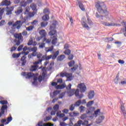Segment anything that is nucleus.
I'll return each mask as SVG.
<instances>
[{
  "instance_id": "1",
  "label": "nucleus",
  "mask_w": 126,
  "mask_h": 126,
  "mask_svg": "<svg viewBox=\"0 0 126 126\" xmlns=\"http://www.w3.org/2000/svg\"><path fill=\"white\" fill-rule=\"evenodd\" d=\"M95 8L97 10L98 13H96L95 16L97 18H100L103 20V17L108 16L109 12L107 10V6L104 2L98 1L95 3Z\"/></svg>"
},
{
  "instance_id": "2",
  "label": "nucleus",
  "mask_w": 126,
  "mask_h": 126,
  "mask_svg": "<svg viewBox=\"0 0 126 126\" xmlns=\"http://www.w3.org/2000/svg\"><path fill=\"white\" fill-rule=\"evenodd\" d=\"M14 37L15 38L14 42L16 43V44H14V46H19V45H20V43L23 41L22 34H21V33H15Z\"/></svg>"
},
{
  "instance_id": "3",
  "label": "nucleus",
  "mask_w": 126,
  "mask_h": 126,
  "mask_svg": "<svg viewBox=\"0 0 126 126\" xmlns=\"http://www.w3.org/2000/svg\"><path fill=\"white\" fill-rule=\"evenodd\" d=\"M51 58L52 56H47V54H45L44 55H43L41 59L33 63V64H34L35 65H38V64L42 63V62H43V61H49V60H51Z\"/></svg>"
},
{
  "instance_id": "4",
  "label": "nucleus",
  "mask_w": 126,
  "mask_h": 126,
  "mask_svg": "<svg viewBox=\"0 0 126 126\" xmlns=\"http://www.w3.org/2000/svg\"><path fill=\"white\" fill-rule=\"evenodd\" d=\"M77 87L78 88H79L80 92H81V93H84V92L87 90L86 86H85V84L84 83H80L78 84Z\"/></svg>"
},
{
  "instance_id": "5",
  "label": "nucleus",
  "mask_w": 126,
  "mask_h": 126,
  "mask_svg": "<svg viewBox=\"0 0 126 126\" xmlns=\"http://www.w3.org/2000/svg\"><path fill=\"white\" fill-rule=\"evenodd\" d=\"M21 74L23 76H24L26 79H30V78L34 76V74L31 72H23Z\"/></svg>"
},
{
  "instance_id": "6",
  "label": "nucleus",
  "mask_w": 126,
  "mask_h": 126,
  "mask_svg": "<svg viewBox=\"0 0 126 126\" xmlns=\"http://www.w3.org/2000/svg\"><path fill=\"white\" fill-rule=\"evenodd\" d=\"M101 24L104 26H107L108 27H110L111 26L115 27V26H121V25L116 24L115 23H108L106 22L101 21Z\"/></svg>"
},
{
  "instance_id": "7",
  "label": "nucleus",
  "mask_w": 126,
  "mask_h": 126,
  "mask_svg": "<svg viewBox=\"0 0 126 126\" xmlns=\"http://www.w3.org/2000/svg\"><path fill=\"white\" fill-rule=\"evenodd\" d=\"M37 11H32V12H29L27 14H25V15H26L25 17L26 19L32 18V17H34L35 15L37 14Z\"/></svg>"
},
{
  "instance_id": "8",
  "label": "nucleus",
  "mask_w": 126,
  "mask_h": 126,
  "mask_svg": "<svg viewBox=\"0 0 126 126\" xmlns=\"http://www.w3.org/2000/svg\"><path fill=\"white\" fill-rule=\"evenodd\" d=\"M6 15H10L11 14H12V11H13V9H14V6H12L11 7H6Z\"/></svg>"
},
{
  "instance_id": "9",
  "label": "nucleus",
  "mask_w": 126,
  "mask_h": 126,
  "mask_svg": "<svg viewBox=\"0 0 126 126\" xmlns=\"http://www.w3.org/2000/svg\"><path fill=\"white\" fill-rule=\"evenodd\" d=\"M122 24L124 26V28L121 29L120 31V33L121 34H123V33H124V35L125 37H126V22H122Z\"/></svg>"
},
{
  "instance_id": "10",
  "label": "nucleus",
  "mask_w": 126,
  "mask_h": 126,
  "mask_svg": "<svg viewBox=\"0 0 126 126\" xmlns=\"http://www.w3.org/2000/svg\"><path fill=\"white\" fill-rule=\"evenodd\" d=\"M37 47H33L31 48V47H29V51L30 52H33L32 55L36 56L37 55Z\"/></svg>"
},
{
  "instance_id": "11",
  "label": "nucleus",
  "mask_w": 126,
  "mask_h": 126,
  "mask_svg": "<svg viewBox=\"0 0 126 126\" xmlns=\"http://www.w3.org/2000/svg\"><path fill=\"white\" fill-rule=\"evenodd\" d=\"M75 96L78 98L79 99H81L83 98V94H79V89H77L74 93Z\"/></svg>"
},
{
  "instance_id": "12",
  "label": "nucleus",
  "mask_w": 126,
  "mask_h": 126,
  "mask_svg": "<svg viewBox=\"0 0 126 126\" xmlns=\"http://www.w3.org/2000/svg\"><path fill=\"white\" fill-rule=\"evenodd\" d=\"M11 4V2L10 0H3L1 2V5L3 6L5 5V6H8Z\"/></svg>"
},
{
  "instance_id": "13",
  "label": "nucleus",
  "mask_w": 126,
  "mask_h": 126,
  "mask_svg": "<svg viewBox=\"0 0 126 126\" xmlns=\"http://www.w3.org/2000/svg\"><path fill=\"white\" fill-rule=\"evenodd\" d=\"M39 33L40 35L41 38H46V36L47 35V32L45 30H40L39 32Z\"/></svg>"
},
{
  "instance_id": "14",
  "label": "nucleus",
  "mask_w": 126,
  "mask_h": 126,
  "mask_svg": "<svg viewBox=\"0 0 126 126\" xmlns=\"http://www.w3.org/2000/svg\"><path fill=\"white\" fill-rule=\"evenodd\" d=\"M7 105H3L2 106L1 108V112H0V118H1V116L4 114V110H7Z\"/></svg>"
},
{
  "instance_id": "15",
  "label": "nucleus",
  "mask_w": 126,
  "mask_h": 126,
  "mask_svg": "<svg viewBox=\"0 0 126 126\" xmlns=\"http://www.w3.org/2000/svg\"><path fill=\"white\" fill-rule=\"evenodd\" d=\"M95 96V92L94 91H91L89 92L88 97L89 99H93Z\"/></svg>"
},
{
  "instance_id": "16",
  "label": "nucleus",
  "mask_w": 126,
  "mask_h": 126,
  "mask_svg": "<svg viewBox=\"0 0 126 126\" xmlns=\"http://www.w3.org/2000/svg\"><path fill=\"white\" fill-rule=\"evenodd\" d=\"M38 126H54V124H51L49 123H44L43 125V121H40L37 124Z\"/></svg>"
},
{
  "instance_id": "17",
  "label": "nucleus",
  "mask_w": 126,
  "mask_h": 126,
  "mask_svg": "<svg viewBox=\"0 0 126 126\" xmlns=\"http://www.w3.org/2000/svg\"><path fill=\"white\" fill-rule=\"evenodd\" d=\"M104 119H105V117L104 116H100L97 118V119L95 121V123L99 125V124H101L102 122H103Z\"/></svg>"
},
{
  "instance_id": "18",
  "label": "nucleus",
  "mask_w": 126,
  "mask_h": 126,
  "mask_svg": "<svg viewBox=\"0 0 126 126\" xmlns=\"http://www.w3.org/2000/svg\"><path fill=\"white\" fill-rule=\"evenodd\" d=\"M121 114L123 115V116L126 118V108L124 106H121Z\"/></svg>"
},
{
  "instance_id": "19",
  "label": "nucleus",
  "mask_w": 126,
  "mask_h": 126,
  "mask_svg": "<svg viewBox=\"0 0 126 126\" xmlns=\"http://www.w3.org/2000/svg\"><path fill=\"white\" fill-rule=\"evenodd\" d=\"M78 4L81 10L83 11H85V7L84 6V5L82 4V2H81V1H78Z\"/></svg>"
},
{
  "instance_id": "20",
  "label": "nucleus",
  "mask_w": 126,
  "mask_h": 126,
  "mask_svg": "<svg viewBox=\"0 0 126 126\" xmlns=\"http://www.w3.org/2000/svg\"><path fill=\"white\" fill-rule=\"evenodd\" d=\"M21 62H22V65H25V64H26V63H27V60H26V56H23L21 59Z\"/></svg>"
},
{
  "instance_id": "21",
  "label": "nucleus",
  "mask_w": 126,
  "mask_h": 126,
  "mask_svg": "<svg viewBox=\"0 0 126 126\" xmlns=\"http://www.w3.org/2000/svg\"><path fill=\"white\" fill-rule=\"evenodd\" d=\"M59 54H60V52L57 51L54 53L53 55H50L49 56H51V59H52V60H55L59 56Z\"/></svg>"
},
{
  "instance_id": "22",
  "label": "nucleus",
  "mask_w": 126,
  "mask_h": 126,
  "mask_svg": "<svg viewBox=\"0 0 126 126\" xmlns=\"http://www.w3.org/2000/svg\"><path fill=\"white\" fill-rule=\"evenodd\" d=\"M57 117H58L60 119H62V118H63L64 117V114L62 113V111H59L56 113Z\"/></svg>"
},
{
  "instance_id": "23",
  "label": "nucleus",
  "mask_w": 126,
  "mask_h": 126,
  "mask_svg": "<svg viewBox=\"0 0 126 126\" xmlns=\"http://www.w3.org/2000/svg\"><path fill=\"white\" fill-rule=\"evenodd\" d=\"M81 23L83 27H84V28H86L87 30H89V29H90L89 26H88V25H87L86 22L82 21L81 22Z\"/></svg>"
},
{
  "instance_id": "24",
  "label": "nucleus",
  "mask_w": 126,
  "mask_h": 126,
  "mask_svg": "<svg viewBox=\"0 0 126 126\" xmlns=\"http://www.w3.org/2000/svg\"><path fill=\"white\" fill-rule=\"evenodd\" d=\"M30 7L33 11H37V5L36 4L32 3L31 4Z\"/></svg>"
},
{
  "instance_id": "25",
  "label": "nucleus",
  "mask_w": 126,
  "mask_h": 126,
  "mask_svg": "<svg viewBox=\"0 0 126 126\" xmlns=\"http://www.w3.org/2000/svg\"><path fill=\"white\" fill-rule=\"evenodd\" d=\"M65 59V56L64 55H61L59 56H58L57 58V61L59 62H62L63 60H64Z\"/></svg>"
},
{
  "instance_id": "26",
  "label": "nucleus",
  "mask_w": 126,
  "mask_h": 126,
  "mask_svg": "<svg viewBox=\"0 0 126 126\" xmlns=\"http://www.w3.org/2000/svg\"><path fill=\"white\" fill-rule=\"evenodd\" d=\"M22 1L20 2V7H25L27 5V2H25V0H21Z\"/></svg>"
},
{
  "instance_id": "27",
  "label": "nucleus",
  "mask_w": 126,
  "mask_h": 126,
  "mask_svg": "<svg viewBox=\"0 0 126 126\" xmlns=\"http://www.w3.org/2000/svg\"><path fill=\"white\" fill-rule=\"evenodd\" d=\"M23 11V9H22V7H19L18 8V9L15 12L16 14L19 15V14H20V13H22Z\"/></svg>"
},
{
  "instance_id": "28",
  "label": "nucleus",
  "mask_w": 126,
  "mask_h": 126,
  "mask_svg": "<svg viewBox=\"0 0 126 126\" xmlns=\"http://www.w3.org/2000/svg\"><path fill=\"white\" fill-rule=\"evenodd\" d=\"M57 36H58L57 35H56L55 36L53 37V38H54L51 41L52 45H56L57 44V43L58 42V38H57Z\"/></svg>"
},
{
  "instance_id": "29",
  "label": "nucleus",
  "mask_w": 126,
  "mask_h": 126,
  "mask_svg": "<svg viewBox=\"0 0 126 126\" xmlns=\"http://www.w3.org/2000/svg\"><path fill=\"white\" fill-rule=\"evenodd\" d=\"M46 53H49V52H52L54 50V46H51L49 47H46L45 49Z\"/></svg>"
},
{
  "instance_id": "30",
  "label": "nucleus",
  "mask_w": 126,
  "mask_h": 126,
  "mask_svg": "<svg viewBox=\"0 0 126 126\" xmlns=\"http://www.w3.org/2000/svg\"><path fill=\"white\" fill-rule=\"evenodd\" d=\"M38 67H39V65H32L30 69V70L31 71H35V70H37V68H38Z\"/></svg>"
},
{
  "instance_id": "31",
  "label": "nucleus",
  "mask_w": 126,
  "mask_h": 126,
  "mask_svg": "<svg viewBox=\"0 0 126 126\" xmlns=\"http://www.w3.org/2000/svg\"><path fill=\"white\" fill-rule=\"evenodd\" d=\"M67 80L68 81H71L72 80V73H68L67 76H66Z\"/></svg>"
},
{
  "instance_id": "32",
  "label": "nucleus",
  "mask_w": 126,
  "mask_h": 126,
  "mask_svg": "<svg viewBox=\"0 0 126 126\" xmlns=\"http://www.w3.org/2000/svg\"><path fill=\"white\" fill-rule=\"evenodd\" d=\"M66 87L65 84L59 85L56 87L57 89H63Z\"/></svg>"
},
{
  "instance_id": "33",
  "label": "nucleus",
  "mask_w": 126,
  "mask_h": 126,
  "mask_svg": "<svg viewBox=\"0 0 126 126\" xmlns=\"http://www.w3.org/2000/svg\"><path fill=\"white\" fill-rule=\"evenodd\" d=\"M50 30L51 31L48 33V35H49V36H54V35H56V33H57V31L56 30Z\"/></svg>"
},
{
  "instance_id": "34",
  "label": "nucleus",
  "mask_w": 126,
  "mask_h": 126,
  "mask_svg": "<svg viewBox=\"0 0 126 126\" xmlns=\"http://www.w3.org/2000/svg\"><path fill=\"white\" fill-rule=\"evenodd\" d=\"M49 15L45 14L42 17V20H44V21H48L49 19Z\"/></svg>"
},
{
  "instance_id": "35",
  "label": "nucleus",
  "mask_w": 126,
  "mask_h": 126,
  "mask_svg": "<svg viewBox=\"0 0 126 126\" xmlns=\"http://www.w3.org/2000/svg\"><path fill=\"white\" fill-rule=\"evenodd\" d=\"M48 22L43 21L40 23V26L42 28H45L47 25H48Z\"/></svg>"
},
{
  "instance_id": "36",
  "label": "nucleus",
  "mask_w": 126,
  "mask_h": 126,
  "mask_svg": "<svg viewBox=\"0 0 126 126\" xmlns=\"http://www.w3.org/2000/svg\"><path fill=\"white\" fill-rule=\"evenodd\" d=\"M26 22V19H24L23 21L22 22L21 24H18V25L17 26L16 28L17 29H20V28H21V27H22V24H23L24 23H25Z\"/></svg>"
},
{
  "instance_id": "37",
  "label": "nucleus",
  "mask_w": 126,
  "mask_h": 126,
  "mask_svg": "<svg viewBox=\"0 0 126 126\" xmlns=\"http://www.w3.org/2000/svg\"><path fill=\"white\" fill-rule=\"evenodd\" d=\"M82 101L81 99L78 100L77 101L75 102L74 105H75V107H79L80 105H81Z\"/></svg>"
},
{
  "instance_id": "38",
  "label": "nucleus",
  "mask_w": 126,
  "mask_h": 126,
  "mask_svg": "<svg viewBox=\"0 0 126 126\" xmlns=\"http://www.w3.org/2000/svg\"><path fill=\"white\" fill-rule=\"evenodd\" d=\"M94 104V100L90 101L88 102L87 104V108H90L92 105Z\"/></svg>"
},
{
  "instance_id": "39",
  "label": "nucleus",
  "mask_w": 126,
  "mask_h": 126,
  "mask_svg": "<svg viewBox=\"0 0 126 126\" xmlns=\"http://www.w3.org/2000/svg\"><path fill=\"white\" fill-rule=\"evenodd\" d=\"M68 75V73H66L65 72H62L60 73V76H61V77H66V76H67Z\"/></svg>"
},
{
  "instance_id": "40",
  "label": "nucleus",
  "mask_w": 126,
  "mask_h": 126,
  "mask_svg": "<svg viewBox=\"0 0 126 126\" xmlns=\"http://www.w3.org/2000/svg\"><path fill=\"white\" fill-rule=\"evenodd\" d=\"M20 55H21V53L19 54H16V53H14L12 54V57L13 58V59H18L19 57H20Z\"/></svg>"
},
{
  "instance_id": "41",
  "label": "nucleus",
  "mask_w": 126,
  "mask_h": 126,
  "mask_svg": "<svg viewBox=\"0 0 126 126\" xmlns=\"http://www.w3.org/2000/svg\"><path fill=\"white\" fill-rule=\"evenodd\" d=\"M52 41V40H51V39L49 38V39H47L46 38V37H44L43 38V42H45V43L46 44H50V43H51V41Z\"/></svg>"
},
{
  "instance_id": "42",
  "label": "nucleus",
  "mask_w": 126,
  "mask_h": 126,
  "mask_svg": "<svg viewBox=\"0 0 126 126\" xmlns=\"http://www.w3.org/2000/svg\"><path fill=\"white\" fill-rule=\"evenodd\" d=\"M59 109H60V105H59V104H56L53 107V110L55 111V112H58Z\"/></svg>"
},
{
  "instance_id": "43",
  "label": "nucleus",
  "mask_w": 126,
  "mask_h": 126,
  "mask_svg": "<svg viewBox=\"0 0 126 126\" xmlns=\"http://www.w3.org/2000/svg\"><path fill=\"white\" fill-rule=\"evenodd\" d=\"M56 27H57V25L55 23H53L50 26V30H54V29H56Z\"/></svg>"
},
{
  "instance_id": "44",
  "label": "nucleus",
  "mask_w": 126,
  "mask_h": 126,
  "mask_svg": "<svg viewBox=\"0 0 126 126\" xmlns=\"http://www.w3.org/2000/svg\"><path fill=\"white\" fill-rule=\"evenodd\" d=\"M119 74L118 73L117 74L116 77L114 79V83H115V84H118V83H119Z\"/></svg>"
},
{
  "instance_id": "45",
  "label": "nucleus",
  "mask_w": 126,
  "mask_h": 126,
  "mask_svg": "<svg viewBox=\"0 0 126 126\" xmlns=\"http://www.w3.org/2000/svg\"><path fill=\"white\" fill-rule=\"evenodd\" d=\"M33 29H34V26H32V25L26 28L27 31H29V32L32 31V30H33Z\"/></svg>"
},
{
  "instance_id": "46",
  "label": "nucleus",
  "mask_w": 126,
  "mask_h": 126,
  "mask_svg": "<svg viewBox=\"0 0 126 126\" xmlns=\"http://www.w3.org/2000/svg\"><path fill=\"white\" fill-rule=\"evenodd\" d=\"M87 21H88V23L89 25H90V26H92L93 25V22H92V21L91 20H90V18L88 17H87Z\"/></svg>"
},
{
  "instance_id": "47",
  "label": "nucleus",
  "mask_w": 126,
  "mask_h": 126,
  "mask_svg": "<svg viewBox=\"0 0 126 126\" xmlns=\"http://www.w3.org/2000/svg\"><path fill=\"white\" fill-rule=\"evenodd\" d=\"M60 93H61L60 91H55L53 92V96H52V98H54V97L57 96V95H58V94H60Z\"/></svg>"
},
{
  "instance_id": "48",
  "label": "nucleus",
  "mask_w": 126,
  "mask_h": 126,
  "mask_svg": "<svg viewBox=\"0 0 126 126\" xmlns=\"http://www.w3.org/2000/svg\"><path fill=\"white\" fill-rule=\"evenodd\" d=\"M21 23V21H16L13 25V28H16V26L18 25V24H20Z\"/></svg>"
},
{
  "instance_id": "49",
  "label": "nucleus",
  "mask_w": 126,
  "mask_h": 126,
  "mask_svg": "<svg viewBox=\"0 0 126 126\" xmlns=\"http://www.w3.org/2000/svg\"><path fill=\"white\" fill-rule=\"evenodd\" d=\"M82 125V120H79L77 123L75 124L74 126H81Z\"/></svg>"
},
{
  "instance_id": "50",
  "label": "nucleus",
  "mask_w": 126,
  "mask_h": 126,
  "mask_svg": "<svg viewBox=\"0 0 126 126\" xmlns=\"http://www.w3.org/2000/svg\"><path fill=\"white\" fill-rule=\"evenodd\" d=\"M75 108V105H74V104H72L69 107V110L71 111V112H72L74 110V109Z\"/></svg>"
},
{
  "instance_id": "51",
  "label": "nucleus",
  "mask_w": 126,
  "mask_h": 126,
  "mask_svg": "<svg viewBox=\"0 0 126 126\" xmlns=\"http://www.w3.org/2000/svg\"><path fill=\"white\" fill-rule=\"evenodd\" d=\"M70 53H71V51L69 49H67V50H65L64 52V54L65 55H67L68 56L70 55Z\"/></svg>"
},
{
  "instance_id": "52",
  "label": "nucleus",
  "mask_w": 126,
  "mask_h": 126,
  "mask_svg": "<svg viewBox=\"0 0 126 126\" xmlns=\"http://www.w3.org/2000/svg\"><path fill=\"white\" fill-rule=\"evenodd\" d=\"M36 57L37 59H41V58H42L43 57V54L40 53H37L36 55Z\"/></svg>"
},
{
  "instance_id": "53",
  "label": "nucleus",
  "mask_w": 126,
  "mask_h": 126,
  "mask_svg": "<svg viewBox=\"0 0 126 126\" xmlns=\"http://www.w3.org/2000/svg\"><path fill=\"white\" fill-rule=\"evenodd\" d=\"M30 10V6H27L26 7L25 11L24 13V14H27L28 12H29V11Z\"/></svg>"
},
{
  "instance_id": "54",
  "label": "nucleus",
  "mask_w": 126,
  "mask_h": 126,
  "mask_svg": "<svg viewBox=\"0 0 126 126\" xmlns=\"http://www.w3.org/2000/svg\"><path fill=\"white\" fill-rule=\"evenodd\" d=\"M64 95H65V93L63 92L61 93L58 97V99H63V97H64Z\"/></svg>"
},
{
  "instance_id": "55",
  "label": "nucleus",
  "mask_w": 126,
  "mask_h": 126,
  "mask_svg": "<svg viewBox=\"0 0 126 126\" xmlns=\"http://www.w3.org/2000/svg\"><path fill=\"white\" fill-rule=\"evenodd\" d=\"M77 68H78V65L76 64V65H74V66L71 68V70H72V71H75V70H76Z\"/></svg>"
},
{
  "instance_id": "56",
  "label": "nucleus",
  "mask_w": 126,
  "mask_h": 126,
  "mask_svg": "<svg viewBox=\"0 0 126 126\" xmlns=\"http://www.w3.org/2000/svg\"><path fill=\"white\" fill-rule=\"evenodd\" d=\"M74 64H75V62L74 61H71L68 63V65L70 67L73 66Z\"/></svg>"
},
{
  "instance_id": "57",
  "label": "nucleus",
  "mask_w": 126,
  "mask_h": 126,
  "mask_svg": "<svg viewBox=\"0 0 126 126\" xmlns=\"http://www.w3.org/2000/svg\"><path fill=\"white\" fill-rule=\"evenodd\" d=\"M12 121V117H8L7 118V121L6 122V123L5 124V125H8V124L9 123H10V122Z\"/></svg>"
},
{
  "instance_id": "58",
  "label": "nucleus",
  "mask_w": 126,
  "mask_h": 126,
  "mask_svg": "<svg viewBox=\"0 0 126 126\" xmlns=\"http://www.w3.org/2000/svg\"><path fill=\"white\" fill-rule=\"evenodd\" d=\"M74 120H75L74 118L70 119V123H69V126H73V123H72V122H73V121H74Z\"/></svg>"
},
{
  "instance_id": "59",
  "label": "nucleus",
  "mask_w": 126,
  "mask_h": 126,
  "mask_svg": "<svg viewBox=\"0 0 126 126\" xmlns=\"http://www.w3.org/2000/svg\"><path fill=\"white\" fill-rule=\"evenodd\" d=\"M38 23V20H33L32 22H31V24L32 26H34V25H36Z\"/></svg>"
},
{
  "instance_id": "60",
  "label": "nucleus",
  "mask_w": 126,
  "mask_h": 126,
  "mask_svg": "<svg viewBox=\"0 0 126 126\" xmlns=\"http://www.w3.org/2000/svg\"><path fill=\"white\" fill-rule=\"evenodd\" d=\"M99 113H100V109H97L95 111H94V115H95V117L98 116Z\"/></svg>"
},
{
  "instance_id": "61",
  "label": "nucleus",
  "mask_w": 126,
  "mask_h": 126,
  "mask_svg": "<svg viewBox=\"0 0 126 126\" xmlns=\"http://www.w3.org/2000/svg\"><path fill=\"white\" fill-rule=\"evenodd\" d=\"M0 104H2V105H6V104H7V101H6V100H0Z\"/></svg>"
},
{
  "instance_id": "62",
  "label": "nucleus",
  "mask_w": 126,
  "mask_h": 126,
  "mask_svg": "<svg viewBox=\"0 0 126 126\" xmlns=\"http://www.w3.org/2000/svg\"><path fill=\"white\" fill-rule=\"evenodd\" d=\"M87 118V115L86 114H83L81 116V120H85Z\"/></svg>"
},
{
  "instance_id": "63",
  "label": "nucleus",
  "mask_w": 126,
  "mask_h": 126,
  "mask_svg": "<svg viewBox=\"0 0 126 126\" xmlns=\"http://www.w3.org/2000/svg\"><path fill=\"white\" fill-rule=\"evenodd\" d=\"M33 45V40L32 39L29 40L28 42V46H31Z\"/></svg>"
},
{
  "instance_id": "64",
  "label": "nucleus",
  "mask_w": 126,
  "mask_h": 126,
  "mask_svg": "<svg viewBox=\"0 0 126 126\" xmlns=\"http://www.w3.org/2000/svg\"><path fill=\"white\" fill-rule=\"evenodd\" d=\"M16 49H17V47L13 46L10 48V52H14V51H16Z\"/></svg>"
}]
</instances>
